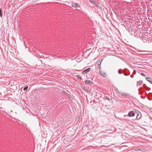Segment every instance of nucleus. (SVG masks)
Returning a JSON list of instances; mask_svg holds the SVG:
<instances>
[{
  "instance_id": "nucleus-10",
  "label": "nucleus",
  "mask_w": 152,
  "mask_h": 152,
  "mask_svg": "<svg viewBox=\"0 0 152 152\" xmlns=\"http://www.w3.org/2000/svg\"><path fill=\"white\" fill-rule=\"evenodd\" d=\"M146 80L152 84V79L151 78L147 77L146 78Z\"/></svg>"
},
{
  "instance_id": "nucleus-24",
  "label": "nucleus",
  "mask_w": 152,
  "mask_h": 152,
  "mask_svg": "<svg viewBox=\"0 0 152 152\" xmlns=\"http://www.w3.org/2000/svg\"><path fill=\"white\" fill-rule=\"evenodd\" d=\"M106 98V99H107L108 100H110V98H109V97H106V98Z\"/></svg>"
},
{
  "instance_id": "nucleus-17",
  "label": "nucleus",
  "mask_w": 152,
  "mask_h": 152,
  "mask_svg": "<svg viewBox=\"0 0 152 152\" xmlns=\"http://www.w3.org/2000/svg\"><path fill=\"white\" fill-rule=\"evenodd\" d=\"M140 75H142V76H143L144 77H146V75H145L144 73H141L140 74Z\"/></svg>"
},
{
  "instance_id": "nucleus-21",
  "label": "nucleus",
  "mask_w": 152,
  "mask_h": 152,
  "mask_svg": "<svg viewBox=\"0 0 152 152\" xmlns=\"http://www.w3.org/2000/svg\"><path fill=\"white\" fill-rule=\"evenodd\" d=\"M136 151H142V150L140 149H137L136 150Z\"/></svg>"
},
{
  "instance_id": "nucleus-3",
  "label": "nucleus",
  "mask_w": 152,
  "mask_h": 152,
  "mask_svg": "<svg viewBox=\"0 0 152 152\" xmlns=\"http://www.w3.org/2000/svg\"><path fill=\"white\" fill-rule=\"evenodd\" d=\"M84 82L86 85H89L90 86L94 84L93 82L88 80H85Z\"/></svg>"
},
{
  "instance_id": "nucleus-14",
  "label": "nucleus",
  "mask_w": 152,
  "mask_h": 152,
  "mask_svg": "<svg viewBox=\"0 0 152 152\" xmlns=\"http://www.w3.org/2000/svg\"><path fill=\"white\" fill-rule=\"evenodd\" d=\"M2 9L1 8L0 9V16L2 18Z\"/></svg>"
},
{
  "instance_id": "nucleus-19",
  "label": "nucleus",
  "mask_w": 152,
  "mask_h": 152,
  "mask_svg": "<svg viewBox=\"0 0 152 152\" xmlns=\"http://www.w3.org/2000/svg\"><path fill=\"white\" fill-rule=\"evenodd\" d=\"M143 87L145 88H146L147 87V86H146V85L145 84H144L143 85Z\"/></svg>"
},
{
  "instance_id": "nucleus-28",
  "label": "nucleus",
  "mask_w": 152,
  "mask_h": 152,
  "mask_svg": "<svg viewBox=\"0 0 152 152\" xmlns=\"http://www.w3.org/2000/svg\"><path fill=\"white\" fill-rule=\"evenodd\" d=\"M118 91H119V90H118V91H116V92H118Z\"/></svg>"
},
{
  "instance_id": "nucleus-22",
  "label": "nucleus",
  "mask_w": 152,
  "mask_h": 152,
  "mask_svg": "<svg viewBox=\"0 0 152 152\" xmlns=\"http://www.w3.org/2000/svg\"><path fill=\"white\" fill-rule=\"evenodd\" d=\"M4 113H6L4 111L2 110V111H1V113H2V114H3Z\"/></svg>"
},
{
  "instance_id": "nucleus-31",
  "label": "nucleus",
  "mask_w": 152,
  "mask_h": 152,
  "mask_svg": "<svg viewBox=\"0 0 152 152\" xmlns=\"http://www.w3.org/2000/svg\"><path fill=\"white\" fill-rule=\"evenodd\" d=\"M118 91H119V90H118V91H116V92H118Z\"/></svg>"
},
{
  "instance_id": "nucleus-18",
  "label": "nucleus",
  "mask_w": 152,
  "mask_h": 152,
  "mask_svg": "<svg viewBox=\"0 0 152 152\" xmlns=\"http://www.w3.org/2000/svg\"><path fill=\"white\" fill-rule=\"evenodd\" d=\"M139 91H140V93L141 94H142L143 92V91L141 90H139Z\"/></svg>"
},
{
  "instance_id": "nucleus-26",
  "label": "nucleus",
  "mask_w": 152,
  "mask_h": 152,
  "mask_svg": "<svg viewBox=\"0 0 152 152\" xmlns=\"http://www.w3.org/2000/svg\"><path fill=\"white\" fill-rule=\"evenodd\" d=\"M130 77H131V78H133V77H134V75H131V76H130Z\"/></svg>"
},
{
  "instance_id": "nucleus-30",
  "label": "nucleus",
  "mask_w": 152,
  "mask_h": 152,
  "mask_svg": "<svg viewBox=\"0 0 152 152\" xmlns=\"http://www.w3.org/2000/svg\"><path fill=\"white\" fill-rule=\"evenodd\" d=\"M118 91H119V90H118V91H116V92H118Z\"/></svg>"
},
{
  "instance_id": "nucleus-7",
  "label": "nucleus",
  "mask_w": 152,
  "mask_h": 152,
  "mask_svg": "<svg viewBox=\"0 0 152 152\" xmlns=\"http://www.w3.org/2000/svg\"><path fill=\"white\" fill-rule=\"evenodd\" d=\"M126 29L128 30V31H130L129 30V28L131 27V26L130 24H127L126 25Z\"/></svg>"
},
{
  "instance_id": "nucleus-25",
  "label": "nucleus",
  "mask_w": 152,
  "mask_h": 152,
  "mask_svg": "<svg viewBox=\"0 0 152 152\" xmlns=\"http://www.w3.org/2000/svg\"><path fill=\"white\" fill-rule=\"evenodd\" d=\"M80 77V76L79 75H76L75 76V77L77 78H78V77Z\"/></svg>"
},
{
  "instance_id": "nucleus-12",
  "label": "nucleus",
  "mask_w": 152,
  "mask_h": 152,
  "mask_svg": "<svg viewBox=\"0 0 152 152\" xmlns=\"http://www.w3.org/2000/svg\"><path fill=\"white\" fill-rule=\"evenodd\" d=\"M101 61L100 62V63L99 64V62L100 61V60L98 62V68H99V69H100L101 67V62H102V61L103 60V59H101Z\"/></svg>"
},
{
  "instance_id": "nucleus-8",
  "label": "nucleus",
  "mask_w": 152,
  "mask_h": 152,
  "mask_svg": "<svg viewBox=\"0 0 152 152\" xmlns=\"http://www.w3.org/2000/svg\"><path fill=\"white\" fill-rule=\"evenodd\" d=\"M90 2L92 4L95 5H97V2L96 1H95L94 0H90Z\"/></svg>"
},
{
  "instance_id": "nucleus-27",
  "label": "nucleus",
  "mask_w": 152,
  "mask_h": 152,
  "mask_svg": "<svg viewBox=\"0 0 152 152\" xmlns=\"http://www.w3.org/2000/svg\"><path fill=\"white\" fill-rule=\"evenodd\" d=\"M79 79H80V80H81L82 79V77H80V76L79 77Z\"/></svg>"
},
{
  "instance_id": "nucleus-11",
  "label": "nucleus",
  "mask_w": 152,
  "mask_h": 152,
  "mask_svg": "<svg viewBox=\"0 0 152 152\" xmlns=\"http://www.w3.org/2000/svg\"><path fill=\"white\" fill-rule=\"evenodd\" d=\"M72 7H78V4L76 3H74L72 5Z\"/></svg>"
},
{
  "instance_id": "nucleus-1",
  "label": "nucleus",
  "mask_w": 152,
  "mask_h": 152,
  "mask_svg": "<svg viewBox=\"0 0 152 152\" xmlns=\"http://www.w3.org/2000/svg\"><path fill=\"white\" fill-rule=\"evenodd\" d=\"M118 73L119 74H122L123 73L124 75L126 76H127L129 75L130 72L128 69L125 68L123 70L122 69H119L118 70Z\"/></svg>"
},
{
  "instance_id": "nucleus-6",
  "label": "nucleus",
  "mask_w": 152,
  "mask_h": 152,
  "mask_svg": "<svg viewBox=\"0 0 152 152\" xmlns=\"http://www.w3.org/2000/svg\"><path fill=\"white\" fill-rule=\"evenodd\" d=\"M99 73L103 77H105L107 75V74L105 72H104L100 70Z\"/></svg>"
},
{
  "instance_id": "nucleus-13",
  "label": "nucleus",
  "mask_w": 152,
  "mask_h": 152,
  "mask_svg": "<svg viewBox=\"0 0 152 152\" xmlns=\"http://www.w3.org/2000/svg\"><path fill=\"white\" fill-rule=\"evenodd\" d=\"M121 95L122 96H128L129 95V94L126 93H122L121 94Z\"/></svg>"
},
{
  "instance_id": "nucleus-16",
  "label": "nucleus",
  "mask_w": 152,
  "mask_h": 152,
  "mask_svg": "<svg viewBox=\"0 0 152 152\" xmlns=\"http://www.w3.org/2000/svg\"><path fill=\"white\" fill-rule=\"evenodd\" d=\"M148 95L149 96H151V97L152 98V93H149L148 94Z\"/></svg>"
},
{
  "instance_id": "nucleus-9",
  "label": "nucleus",
  "mask_w": 152,
  "mask_h": 152,
  "mask_svg": "<svg viewBox=\"0 0 152 152\" xmlns=\"http://www.w3.org/2000/svg\"><path fill=\"white\" fill-rule=\"evenodd\" d=\"M143 82L142 80H140L139 81L137 82V85L138 86H140L142 84Z\"/></svg>"
},
{
  "instance_id": "nucleus-15",
  "label": "nucleus",
  "mask_w": 152,
  "mask_h": 152,
  "mask_svg": "<svg viewBox=\"0 0 152 152\" xmlns=\"http://www.w3.org/2000/svg\"><path fill=\"white\" fill-rule=\"evenodd\" d=\"M28 88V86H26L23 88V90L24 91L26 90Z\"/></svg>"
},
{
  "instance_id": "nucleus-4",
  "label": "nucleus",
  "mask_w": 152,
  "mask_h": 152,
  "mask_svg": "<svg viewBox=\"0 0 152 152\" xmlns=\"http://www.w3.org/2000/svg\"><path fill=\"white\" fill-rule=\"evenodd\" d=\"M136 113L137 114V116L136 117L137 119L138 120L140 119L142 116L141 113L139 111H136Z\"/></svg>"
},
{
  "instance_id": "nucleus-5",
  "label": "nucleus",
  "mask_w": 152,
  "mask_h": 152,
  "mask_svg": "<svg viewBox=\"0 0 152 152\" xmlns=\"http://www.w3.org/2000/svg\"><path fill=\"white\" fill-rule=\"evenodd\" d=\"M91 70V68H88L84 70L82 72V73L83 74H86L90 71Z\"/></svg>"
},
{
  "instance_id": "nucleus-29",
  "label": "nucleus",
  "mask_w": 152,
  "mask_h": 152,
  "mask_svg": "<svg viewBox=\"0 0 152 152\" xmlns=\"http://www.w3.org/2000/svg\"><path fill=\"white\" fill-rule=\"evenodd\" d=\"M118 91H119V90H118V91H116V92H118Z\"/></svg>"
},
{
  "instance_id": "nucleus-23",
  "label": "nucleus",
  "mask_w": 152,
  "mask_h": 152,
  "mask_svg": "<svg viewBox=\"0 0 152 152\" xmlns=\"http://www.w3.org/2000/svg\"><path fill=\"white\" fill-rule=\"evenodd\" d=\"M133 74H136V71L135 70H134V71H133Z\"/></svg>"
},
{
  "instance_id": "nucleus-32",
  "label": "nucleus",
  "mask_w": 152,
  "mask_h": 152,
  "mask_svg": "<svg viewBox=\"0 0 152 152\" xmlns=\"http://www.w3.org/2000/svg\"><path fill=\"white\" fill-rule=\"evenodd\" d=\"M141 89H142V88H141Z\"/></svg>"
},
{
  "instance_id": "nucleus-2",
  "label": "nucleus",
  "mask_w": 152,
  "mask_h": 152,
  "mask_svg": "<svg viewBox=\"0 0 152 152\" xmlns=\"http://www.w3.org/2000/svg\"><path fill=\"white\" fill-rule=\"evenodd\" d=\"M134 111H129L128 114V115H124V117L129 116L130 117L134 116L135 115V112H136L135 110H134Z\"/></svg>"
},
{
  "instance_id": "nucleus-20",
  "label": "nucleus",
  "mask_w": 152,
  "mask_h": 152,
  "mask_svg": "<svg viewBox=\"0 0 152 152\" xmlns=\"http://www.w3.org/2000/svg\"><path fill=\"white\" fill-rule=\"evenodd\" d=\"M147 89H146V90L147 91H149L151 89V88H149L148 87H147Z\"/></svg>"
}]
</instances>
